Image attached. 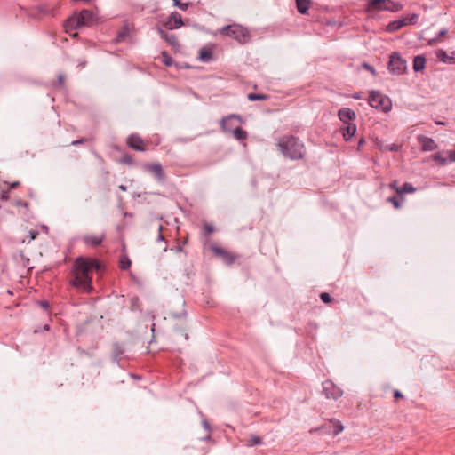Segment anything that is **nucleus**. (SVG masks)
<instances>
[{"mask_svg": "<svg viewBox=\"0 0 455 455\" xmlns=\"http://www.w3.org/2000/svg\"><path fill=\"white\" fill-rule=\"evenodd\" d=\"M100 262L92 258L78 257L73 263L69 284L82 292L90 294L92 290L93 271L99 270Z\"/></svg>", "mask_w": 455, "mask_h": 455, "instance_id": "1", "label": "nucleus"}, {"mask_svg": "<svg viewBox=\"0 0 455 455\" xmlns=\"http://www.w3.org/2000/svg\"><path fill=\"white\" fill-rule=\"evenodd\" d=\"M277 146L283 156L292 160L301 159L304 156V144L293 136L282 137Z\"/></svg>", "mask_w": 455, "mask_h": 455, "instance_id": "2", "label": "nucleus"}, {"mask_svg": "<svg viewBox=\"0 0 455 455\" xmlns=\"http://www.w3.org/2000/svg\"><path fill=\"white\" fill-rule=\"evenodd\" d=\"M94 16L93 13L89 10H83L78 15L72 16L65 22L66 32L71 36H77V33L72 31L83 26H91L93 23Z\"/></svg>", "mask_w": 455, "mask_h": 455, "instance_id": "3", "label": "nucleus"}, {"mask_svg": "<svg viewBox=\"0 0 455 455\" xmlns=\"http://www.w3.org/2000/svg\"><path fill=\"white\" fill-rule=\"evenodd\" d=\"M221 36H227L235 38L239 44H245L250 39L249 31L238 24H232L223 27L219 30Z\"/></svg>", "mask_w": 455, "mask_h": 455, "instance_id": "4", "label": "nucleus"}, {"mask_svg": "<svg viewBox=\"0 0 455 455\" xmlns=\"http://www.w3.org/2000/svg\"><path fill=\"white\" fill-rule=\"evenodd\" d=\"M235 123H241L240 116H225L221 120V126L224 131L231 132L236 140H246V131L243 130L240 126H236L232 129Z\"/></svg>", "mask_w": 455, "mask_h": 455, "instance_id": "5", "label": "nucleus"}, {"mask_svg": "<svg viewBox=\"0 0 455 455\" xmlns=\"http://www.w3.org/2000/svg\"><path fill=\"white\" fill-rule=\"evenodd\" d=\"M368 102L373 108L386 113L389 112L392 108L390 98L379 92H371Z\"/></svg>", "mask_w": 455, "mask_h": 455, "instance_id": "6", "label": "nucleus"}, {"mask_svg": "<svg viewBox=\"0 0 455 455\" xmlns=\"http://www.w3.org/2000/svg\"><path fill=\"white\" fill-rule=\"evenodd\" d=\"M402 5L395 3L392 0H371L368 4L367 10L372 11H391L397 12L401 10Z\"/></svg>", "mask_w": 455, "mask_h": 455, "instance_id": "7", "label": "nucleus"}, {"mask_svg": "<svg viewBox=\"0 0 455 455\" xmlns=\"http://www.w3.org/2000/svg\"><path fill=\"white\" fill-rule=\"evenodd\" d=\"M343 124L340 132L346 141H348L356 132V124L354 123L356 116H339Z\"/></svg>", "mask_w": 455, "mask_h": 455, "instance_id": "8", "label": "nucleus"}, {"mask_svg": "<svg viewBox=\"0 0 455 455\" xmlns=\"http://www.w3.org/2000/svg\"><path fill=\"white\" fill-rule=\"evenodd\" d=\"M407 69V62L399 53L393 52L388 61V70L390 73L399 76L405 73Z\"/></svg>", "mask_w": 455, "mask_h": 455, "instance_id": "9", "label": "nucleus"}, {"mask_svg": "<svg viewBox=\"0 0 455 455\" xmlns=\"http://www.w3.org/2000/svg\"><path fill=\"white\" fill-rule=\"evenodd\" d=\"M323 394L327 399L337 400L343 395V390L331 380L327 379L323 382Z\"/></svg>", "mask_w": 455, "mask_h": 455, "instance_id": "10", "label": "nucleus"}, {"mask_svg": "<svg viewBox=\"0 0 455 455\" xmlns=\"http://www.w3.org/2000/svg\"><path fill=\"white\" fill-rule=\"evenodd\" d=\"M126 144L135 151L143 152L147 150L148 141L144 140L139 134H130L126 139Z\"/></svg>", "mask_w": 455, "mask_h": 455, "instance_id": "11", "label": "nucleus"}, {"mask_svg": "<svg viewBox=\"0 0 455 455\" xmlns=\"http://www.w3.org/2000/svg\"><path fill=\"white\" fill-rule=\"evenodd\" d=\"M211 249L214 255L220 258L228 265L233 264L236 259V256L234 253L225 250L222 247L212 245Z\"/></svg>", "mask_w": 455, "mask_h": 455, "instance_id": "12", "label": "nucleus"}, {"mask_svg": "<svg viewBox=\"0 0 455 455\" xmlns=\"http://www.w3.org/2000/svg\"><path fill=\"white\" fill-rule=\"evenodd\" d=\"M146 172L151 173L158 181L163 182L165 180V174L163 166L159 163H149L144 165Z\"/></svg>", "mask_w": 455, "mask_h": 455, "instance_id": "13", "label": "nucleus"}, {"mask_svg": "<svg viewBox=\"0 0 455 455\" xmlns=\"http://www.w3.org/2000/svg\"><path fill=\"white\" fill-rule=\"evenodd\" d=\"M183 25L182 18L177 12H172L164 22V27L167 29L179 28Z\"/></svg>", "mask_w": 455, "mask_h": 455, "instance_id": "14", "label": "nucleus"}, {"mask_svg": "<svg viewBox=\"0 0 455 455\" xmlns=\"http://www.w3.org/2000/svg\"><path fill=\"white\" fill-rule=\"evenodd\" d=\"M106 235L104 233L100 235H86L83 237V242L84 244L88 246L96 247L101 244L104 241Z\"/></svg>", "mask_w": 455, "mask_h": 455, "instance_id": "15", "label": "nucleus"}, {"mask_svg": "<svg viewBox=\"0 0 455 455\" xmlns=\"http://www.w3.org/2000/svg\"><path fill=\"white\" fill-rule=\"evenodd\" d=\"M437 59L444 63L455 64V52L447 53L445 51L439 49L435 52Z\"/></svg>", "mask_w": 455, "mask_h": 455, "instance_id": "16", "label": "nucleus"}, {"mask_svg": "<svg viewBox=\"0 0 455 455\" xmlns=\"http://www.w3.org/2000/svg\"><path fill=\"white\" fill-rule=\"evenodd\" d=\"M132 261L126 253V245L123 244L122 253L119 257L118 267L122 270H127L130 268Z\"/></svg>", "mask_w": 455, "mask_h": 455, "instance_id": "17", "label": "nucleus"}, {"mask_svg": "<svg viewBox=\"0 0 455 455\" xmlns=\"http://www.w3.org/2000/svg\"><path fill=\"white\" fill-rule=\"evenodd\" d=\"M418 140L423 151H432L436 148V144L431 138L420 135L418 137Z\"/></svg>", "mask_w": 455, "mask_h": 455, "instance_id": "18", "label": "nucleus"}, {"mask_svg": "<svg viewBox=\"0 0 455 455\" xmlns=\"http://www.w3.org/2000/svg\"><path fill=\"white\" fill-rule=\"evenodd\" d=\"M213 49V45H207L201 48L199 51V60L203 62L210 61L212 59Z\"/></svg>", "mask_w": 455, "mask_h": 455, "instance_id": "19", "label": "nucleus"}, {"mask_svg": "<svg viewBox=\"0 0 455 455\" xmlns=\"http://www.w3.org/2000/svg\"><path fill=\"white\" fill-rule=\"evenodd\" d=\"M158 33L169 44L172 46L178 45V39L174 35H169L161 28L158 29Z\"/></svg>", "mask_w": 455, "mask_h": 455, "instance_id": "20", "label": "nucleus"}, {"mask_svg": "<svg viewBox=\"0 0 455 455\" xmlns=\"http://www.w3.org/2000/svg\"><path fill=\"white\" fill-rule=\"evenodd\" d=\"M426 65V59L421 56L418 55L413 60V69L415 72L422 71L425 68Z\"/></svg>", "mask_w": 455, "mask_h": 455, "instance_id": "21", "label": "nucleus"}, {"mask_svg": "<svg viewBox=\"0 0 455 455\" xmlns=\"http://www.w3.org/2000/svg\"><path fill=\"white\" fill-rule=\"evenodd\" d=\"M310 4V0H296L297 9L301 14L307 13V11L308 10Z\"/></svg>", "mask_w": 455, "mask_h": 455, "instance_id": "22", "label": "nucleus"}, {"mask_svg": "<svg viewBox=\"0 0 455 455\" xmlns=\"http://www.w3.org/2000/svg\"><path fill=\"white\" fill-rule=\"evenodd\" d=\"M403 27H404V21L403 20V19H400V20H394V21L390 22L387 26V30L388 32H395V31H397L400 28H402Z\"/></svg>", "mask_w": 455, "mask_h": 455, "instance_id": "23", "label": "nucleus"}, {"mask_svg": "<svg viewBox=\"0 0 455 455\" xmlns=\"http://www.w3.org/2000/svg\"><path fill=\"white\" fill-rule=\"evenodd\" d=\"M416 191V188L412 186V184L409 182H405L401 187V191H398V196H402L403 194H411Z\"/></svg>", "mask_w": 455, "mask_h": 455, "instance_id": "24", "label": "nucleus"}, {"mask_svg": "<svg viewBox=\"0 0 455 455\" xmlns=\"http://www.w3.org/2000/svg\"><path fill=\"white\" fill-rule=\"evenodd\" d=\"M331 422L333 424L332 433L334 435H337L343 431L344 427L339 420L333 419L331 420Z\"/></svg>", "mask_w": 455, "mask_h": 455, "instance_id": "25", "label": "nucleus"}, {"mask_svg": "<svg viewBox=\"0 0 455 455\" xmlns=\"http://www.w3.org/2000/svg\"><path fill=\"white\" fill-rule=\"evenodd\" d=\"M445 154V157H443L442 155H437L435 156V159H449L451 162H455V149L448 151Z\"/></svg>", "mask_w": 455, "mask_h": 455, "instance_id": "26", "label": "nucleus"}, {"mask_svg": "<svg viewBox=\"0 0 455 455\" xmlns=\"http://www.w3.org/2000/svg\"><path fill=\"white\" fill-rule=\"evenodd\" d=\"M403 20L404 21V26L408 24H415L418 20V15L417 14H411L404 18H403Z\"/></svg>", "mask_w": 455, "mask_h": 455, "instance_id": "27", "label": "nucleus"}, {"mask_svg": "<svg viewBox=\"0 0 455 455\" xmlns=\"http://www.w3.org/2000/svg\"><path fill=\"white\" fill-rule=\"evenodd\" d=\"M247 98L249 100L251 101H253V100H266L267 98V96L266 94H257V93H249L247 95Z\"/></svg>", "mask_w": 455, "mask_h": 455, "instance_id": "28", "label": "nucleus"}, {"mask_svg": "<svg viewBox=\"0 0 455 455\" xmlns=\"http://www.w3.org/2000/svg\"><path fill=\"white\" fill-rule=\"evenodd\" d=\"M387 202L391 203L395 209L402 206V202L396 196L388 197Z\"/></svg>", "mask_w": 455, "mask_h": 455, "instance_id": "29", "label": "nucleus"}, {"mask_svg": "<svg viewBox=\"0 0 455 455\" xmlns=\"http://www.w3.org/2000/svg\"><path fill=\"white\" fill-rule=\"evenodd\" d=\"M148 141L154 146H158L161 143V139L157 134H155Z\"/></svg>", "mask_w": 455, "mask_h": 455, "instance_id": "30", "label": "nucleus"}, {"mask_svg": "<svg viewBox=\"0 0 455 455\" xmlns=\"http://www.w3.org/2000/svg\"><path fill=\"white\" fill-rule=\"evenodd\" d=\"M173 4L182 11H186L188 7V4H183L180 2V0H173Z\"/></svg>", "mask_w": 455, "mask_h": 455, "instance_id": "31", "label": "nucleus"}, {"mask_svg": "<svg viewBox=\"0 0 455 455\" xmlns=\"http://www.w3.org/2000/svg\"><path fill=\"white\" fill-rule=\"evenodd\" d=\"M389 188L395 191V193L398 195V191H401V187L398 186V181L397 180H393L390 184H389Z\"/></svg>", "mask_w": 455, "mask_h": 455, "instance_id": "32", "label": "nucleus"}, {"mask_svg": "<svg viewBox=\"0 0 455 455\" xmlns=\"http://www.w3.org/2000/svg\"><path fill=\"white\" fill-rule=\"evenodd\" d=\"M320 298H321L322 301L324 302V303H329V302L331 301V297L327 292L321 293L320 294Z\"/></svg>", "mask_w": 455, "mask_h": 455, "instance_id": "33", "label": "nucleus"}, {"mask_svg": "<svg viewBox=\"0 0 455 455\" xmlns=\"http://www.w3.org/2000/svg\"><path fill=\"white\" fill-rule=\"evenodd\" d=\"M262 443V439L258 435H252L251 437V445H258Z\"/></svg>", "mask_w": 455, "mask_h": 455, "instance_id": "34", "label": "nucleus"}, {"mask_svg": "<svg viewBox=\"0 0 455 455\" xmlns=\"http://www.w3.org/2000/svg\"><path fill=\"white\" fill-rule=\"evenodd\" d=\"M401 146L397 145V144H391V145H387L384 148L385 150H387V151H398L400 149Z\"/></svg>", "mask_w": 455, "mask_h": 455, "instance_id": "35", "label": "nucleus"}, {"mask_svg": "<svg viewBox=\"0 0 455 455\" xmlns=\"http://www.w3.org/2000/svg\"><path fill=\"white\" fill-rule=\"evenodd\" d=\"M363 67L365 69L369 70V71H370L371 73H372L373 75H375V74H376V70H375V68H374L373 67H371L370 64H368V63H363Z\"/></svg>", "mask_w": 455, "mask_h": 455, "instance_id": "36", "label": "nucleus"}, {"mask_svg": "<svg viewBox=\"0 0 455 455\" xmlns=\"http://www.w3.org/2000/svg\"><path fill=\"white\" fill-rule=\"evenodd\" d=\"M87 140L83 138V139H80V140H74L71 142V145L72 146H77V145H80V144H84V142H86Z\"/></svg>", "mask_w": 455, "mask_h": 455, "instance_id": "37", "label": "nucleus"}, {"mask_svg": "<svg viewBox=\"0 0 455 455\" xmlns=\"http://www.w3.org/2000/svg\"><path fill=\"white\" fill-rule=\"evenodd\" d=\"M163 56H164V63L167 65V66H170L171 65V58L165 53V52H163Z\"/></svg>", "mask_w": 455, "mask_h": 455, "instance_id": "38", "label": "nucleus"}, {"mask_svg": "<svg viewBox=\"0 0 455 455\" xmlns=\"http://www.w3.org/2000/svg\"><path fill=\"white\" fill-rule=\"evenodd\" d=\"M338 114L339 115H342V114H355L354 111H351L349 108H341Z\"/></svg>", "mask_w": 455, "mask_h": 455, "instance_id": "39", "label": "nucleus"}, {"mask_svg": "<svg viewBox=\"0 0 455 455\" xmlns=\"http://www.w3.org/2000/svg\"><path fill=\"white\" fill-rule=\"evenodd\" d=\"M38 304L45 310L49 308V303L46 300H41Z\"/></svg>", "mask_w": 455, "mask_h": 455, "instance_id": "40", "label": "nucleus"}, {"mask_svg": "<svg viewBox=\"0 0 455 455\" xmlns=\"http://www.w3.org/2000/svg\"><path fill=\"white\" fill-rule=\"evenodd\" d=\"M161 231H162V226L160 225V226H159V235H158V237H157V240H158V241H162V240H164V236H163V235L161 234Z\"/></svg>", "mask_w": 455, "mask_h": 455, "instance_id": "41", "label": "nucleus"}, {"mask_svg": "<svg viewBox=\"0 0 455 455\" xmlns=\"http://www.w3.org/2000/svg\"><path fill=\"white\" fill-rule=\"evenodd\" d=\"M394 396H395V398H401V397H403V395L401 394L400 391L395 390L394 393Z\"/></svg>", "mask_w": 455, "mask_h": 455, "instance_id": "42", "label": "nucleus"}, {"mask_svg": "<svg viewBox=\"0 0 455 455\" xmlns=\"http://www.w3.org/2000/svg\"><path fill=\"white\" fill-rule=\"evenodd\" d=\"M126 35H127V32H126V31H121V32L118 34V37H119L120 39H123V38H124V37L126 36Z\"/></svg>", "mask_w": 455, "mask_h": 455, "instance_id": "43", "label": "nucleus"}, {"mask_svg": "<svg viewBox=\"0 0 455 455\" xmlns=\"http://www.w3.org/2000/svg\"><path fill=\"white\" fill-rule=\"evenodd\" d=\"M446 34H447V29H446V28H443V29H442V30L440 31V33H439V36H440V37H443V36H444Z\"/></svg>", "mask_w": 455, "mask_h": 455, "instance_id": "44", "label": "nucleus"}, {"mask_svg": "<svg viewBox=\"0 0 455 455\" xmlns=\"http://www.w3.org/2000/svg\"><path fill=\"white\" fill-rule=\"evenodd\" d=\"M365 143V140L364 139H361L358 142V150L363 146V144Z\"/></svg>", "mask_w": 455, "mask_h": 455, "instance_id": "45", "label": "nucleus"}, {"mask_svg": "<svg viewBox=\"0 0 455 455\" xmlns=\"http://www.w3.org/2000/svg\"><path fill=\"white\" fill-rule=\"evenodd\" d=\"M124 162H125V163H131V162H132V158H131V156H124Z\"/></svg>", "mask_w": 455, "mask_h": 455, "instance_id": "46", "label": "nucleus"}, {"mask_svg": "<svg viewBox=\"0 0 455 455\" xmlns=\"http://www.w3.org/2000/svg\"><path fill=\"white\" fill-rule=\"evenodd\" d=\"M65 76L63 75L59 76V82L60 84H62L64 82Z\"/></svg>", "mask_w": 455, "mask_h": 455, "instance_id": "47", "label": "nucleus"}, {"mask_svg": "<svg viewBox=\"0 0 455 455\" xmlns=\"http://www.w3.org/2000/svg\"><path fill=\"white\" fill-rule=\"evenodd\" d=\"M37 234H38V233H37V232H36V231H35V232H30L31 239H35V238H36V236L37 235Z\"/></svg>", "mask_w": 455, "mask_h": 455, "instance_id": "48", "label": "nucleus"}, {"mask_svg": "<svg viewBox=\"0 0 455 455\" xmlns=\"http://www.w3.org/2000/svg\"><path fill=\"white\" fill-rule=\"evenodd\" d=\"M205 228L207 230V233L212 232V228L211 226H206Z\"/></svg>", "mask_w": 455, "mask_h": 455, "instance_id": "49", "label": "nucleus"}, {"mask_svg": "<svg viewBox=\"0 0 455 455\" xmlns=\"http://www.w3.org/2000/svg\"><path fill=\"white\" fill-rule=\"evenodd\" d=\"M2 198L3 199H7L8 198V196H7V193L6 192H4L3 195H2Z\"/></svg>", "mask_w": 455, "mask_h": 455, "instance_id": "50", "label": "nucleus"}, {"mask_svg": "<svg viewBox=\"0 0 455 455\" xmlns=\"http://www.w3.org/2000/svg\"><path fill=\"white\" fill-rule=\"evenodd\" d=\"M119 188H120L121 190H123V191H125V190H126V187H125V186H124V185L119 186Z\"/></svg>", "mask_w": 455, "mask_h": 455, "instance_id": "51", "label": "nucleus"}, {"mask_svg": "<svg viewBox=\"0 0 455 455\" xmlns=\"http://www.w3.org/2000/svg\"><path fill=\"white\" fill-rule=\"evenodd\" d=\"M19 182H14L12 184L11 188H14L16 186H18Z\"/></svg>", "mask_w": 455, "mask_h": 455, "instance_id": "52", "label": "nucleus"}, {"mask_svg": "<svg viewBox=\"0 0 455 455\" xmlns=\"http://www.w3.org/2000/svg\"><path fill=\"white\" fill-rule=\"evenodd\" d=\"M437 39H432L429 41V44H433Z\"/></svg>", "mask_w": 455, "mask_h": 455, "instance_id": "53", "label": "nucleus"}, {"mask_svg": "<svg viewBox=\"0 0 455 455\" xmlns=\"http://www.w3.org/2000/svg\"><path fill=\"white\" fill-rule=\"evenodd\" d=\"M44 328V330H46V331H49V329H50L49 325H45Z\"/></svg>", "mask_w": 455, "mask_h": 455, "instance_id": "54", "label": "nucleus"}]
</instances>
